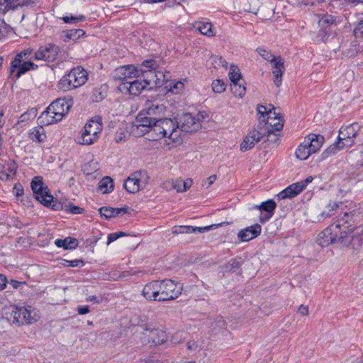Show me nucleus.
<instances>
[{
    "label": "nucleus",
    "instance_id": "f257e3e1",
    "mask_svg": "<svg viewBox=\"0 0 363 363\" xmlns=\"http://www.w3.org/2000/svg\"><path fill=\"white\" fill-rule=\"evenodd\" d=\"M182 287L171 279L156 280L147 283L143 289V296L148 301H167L179 297Z\"/></svg>",
    "mask_w": 363,
    "mask_h": 363
},
{
    "label": "nucleus",
    "instance_id": "f03ea898",
    "mask_svg": "<svg viewBox=\"0 0 363 363\" xmlns=\"http://www.w3.org/2000/svg\"><path fill=\"white\" fill-rule=\"evenodd\" d=\"M9 323L20 325L36 322L38 315L31 306L11 307L3 316Z\"/></svg>",
    "mask_w": 363,
    "mask_h": 363
},
{
    "label": "nucleus",
    "instance_id": "7ed1b4c3",
    "mask_svg": "<svg viewBox=\"0 0 363 363\" xmlns=\"http://www.w3.org/2000/svg\"><path fill=\"white\" fill-rule=\"evenodd\" d=\"M257 110L259 115V121L260 122L259 126L262 125V122H265V116H268L267 122L264 125L267 126L264 129L267 133V136H270L274 131L282 130L284 125L283 118L279 113L275 111L276 108L274 107L268 111L267 108L264 106L258 105Z\"/></svg>",
    "mask_w": 363,
    "mask_h": 363
},
{
    "label": "nucleus",
    "instance_id": "20e7f679",
    "mask_svg": "<svg viewBox=\"0 0 363 363\" xmlns=\"http://www.w3.org/2000/svg\"><path fill=\"white\" fill-rule=\"evenodd\" d=\"M87 79V72L82 67L78 66L62 77L58 82V88L66 91L82 86Z\"/></svg>",
    "mask_w": 363,
    "mask_h": 363
},
{
    "label": "nucleus",
    "instance_id": "39448f33",
    "mask_svg": "<svg viewBox=\"0 0 363 363\" xmlns=\"http://www.w3.org/2000/svg\"><path fill=\"white\" fill-rule=\"evenodd\" d=\"M341 225L340 223H333L323 230L318 236L317 243L325 247L336 242H343L347 238V233L341 230Z\"/></svg>",
    "mask_w": 363,
    "mask_h": 363
},
{
    "label": "nucleus",
    "instance_id": "423d86ee",
    "mask_svg": "<svg viewBox=\"0 0 363 363\" xmlns=\"http://www.w3.org/2000/svg\"><path fill=\"white\" fill-rule=\"evenodd\" d=\"M158 65L153 60H145L139 65V73L138 78H143V81L146 82L148 88L152 89L157 87L158 82L156 83V69Z\"/></svg>",
    "mask_w": 363,
    "mask_h": 363
},
{
    "label": "nucleus",
    "instance_id": "0eeeda50",
    "mask_svg": "<svg viewBox=\"0 0 363 363\" xmlns=\"http://www.w3.org/2000/svg\"><path fill=\"white\" fill-rule=\"evenodd\" d=\"M101 130L102 123L101 118L91 119L84 127L81 137L82 141L79 143L87 145L93 144L98 139Z\"/></svg>",
    "mask_w": 363,
    "mask_h": 363
},
{
    "label": "nucleus",
    "instance_id": "6e6552de",
    "mask_svg": "<svg viewBox=\"0 0 363 363\" xmlns=\"http://www.w3.org/2000/svg\"><path fill=\"white\" fill-rule=\"evenodd\" d=\"M360 128L361 126L357 123L342 126L337 137L338 144H342L340 147H350L354 145Z\"/></svg>",
    "mask_w": 363,
    "mask_h": 363
},
{
    "label": "nucleus",
    "instance_id": "1a4fd4ad",
    "mask_svg": "<svg viewBox=\"0 0 363 363\" xmlns=\"http://www.w3.org/2000/svg\"><path fill=\"white\" fill-rule=\"evenodd\" d=\"M35 199L44 206L50 205L53 196L49 193L48 186H45L41 177H35L30 183Z\"/></svg>",
    "mask_w": 363,
    "mask_h": 363
},
{
    "label": "nucleus",
    "instance_id": "9d476101",
    "mask_svg": "<svg viewBox=\"0 0 363 363\" xmlns=\"http://www.w3.org/2000/svg\"><path fill=\"white\" fill-rule=\"evenodd\" d=\"M60 52L57 45L48 43L40 46L34 54V58L37 60H44L48 62H53Z\"/></svg>",
    "mask_w": 363,
    "mask_h": 363
},
{
    "label": "nucleus",
    "instance_id": "9b49d317",
    "mask_svg": "<svg viewBox=\"0 0 363 363\" xmlns=\"http://www.w3.org/2000/svg\"><path fill=\"white\" fill-rule=\"evenodd\" d=\"M257 128L258 129H254L250 131L244 138L240 145V150L242 152H245L252 149L255 146V143L260 141L265 136L267 138L269 137L267 136V133L265 129H263L259 125Z\"/></svg>",
    "mask_w": 363,
    "mask_h": 363
},
{
    "label": "nucleus",
    "instance_id": "f8f14e48",
    "mask_svg": "<svg viewBox=\"0 0 363 363\" xmlns=\"http://www.w3.org/2000/svg\"><path fill=\"white\" fill-rule=\"evenodd\" d=\"M177 123L179 125L180 133L197 131L201 127V118H196L190 113H183Z\"/></svg>",
    "mask_w": 363,
    "mask_h": 363
},
{
    "label": "nucleus",
    "instance_id": "ddd939ff",
    "mask_svg": "<svg viewBox=\"0 0 363 363\" xmlns=\"http://www.w3.org/2000/svg\"><path fill=\"white\" fill-rule=\"evenodd\" d=\"M160 124L163 132L164 138H169L173 142L179 140L180 137L179 125L177 121H174L170 118L160 119Z\"/></svg>",
    "mask_w": 363,
    "mask_h": 363
},
{
    "label": "nucleus",
    "instance_id": "4468645a",
    "mask_svg": "<svg viewBox=\"0 0 363 363\" xmlns=\"http://www.w3.org/2000/svg\"><path fill=\"white\" fill-rule=\"evenodd\" d=\"M139 73V66L135 67L133 65H128L118 67L114 72L113 77L116 80L123 82H130L129 79L138 78Z\"/></svg>",
    "mask_w": 363,
    "mask_h": 363
},
{
    "label": "nucleus",
    "instance_id": "2eb2a0df",
    "mask_svg": "<svg viewBox=\"0 0 363 363\" xmlns=\"http://www.w3.org/2000/svg\"><path fill=\"white\" fill-rule=\"evenodd\" d=\"M119 89L127 90L130 94L138 96L145 89H149L143 78H136L130 82H123L119 85Z\"/></svg>",
    "mask_w": 363,
    "mask_h": 363
},
{
    "label": "nucleus",
    "instance_id": "dca6fc26",
    "mask_svg": "<svg viewBox=\"0 0 363 363\" xmlns=\"http://www.w3.org/2000/svg\"><path fill=\"white\" fill-rule=\"evenodd\" d=\"M72 106V99L66 98L57 99L50 104V110L54 111L61 120L69 111Z\"/></svg>",
    "mask_w": 363,
    "mask_h": 363
},
{
    "label": "nucleus",
    "instance_id": "f3484780",
    "mask_svg": "<svg viewBox=\"0 0 363 363\" xmlns=\"http://www.w3.org/2000/svg\"><path fill=\"white\" fill-rule=\"evenodd\" d=\"M223 223L218 224H213L205 227H194L191 225H176L172 228L173 234L192 233H204L212 229L222 226Z\"/></svg>",
    "mask_w": 363,
    "mask_h": 363
},
{
    "label": "nucleus",
    "instance_id": "a211bd4d",
    "mask_svg": "<svg viewBox=\"0 0 363 363\" xmlns=\"http://www.w3.org/2000/svg\"><path fill=\"white\" fill-rule=\"evenodd\" d=\"M359 213L356 210L350 212H345L344 216L341 218V219L338 220L336 223H340L342 224V231H346L347 233H351L356 228V226L354 225V223L355 222Z\"/></svg>",
    "mask_w": 363,
    "mask_h": 363
},
{
    "label": "nucleus",
    "instance_id": "6ab92c4d",
    "mask_svg": "<svg viewBox=\"0 0 363 363\" xmlns=\"http://www.w3.org/2000/svg\"><path fill=\"white\" fill-rule=\"evenodd\" d=\"M35 4L34 0H4L0 1V12L6 13L9 9H15L18 6H33Z\"/></svg>",
    "mask_w": 363,
    "mask_h": 363
},
{
    "label": "nucleus",
    "instance_id": "aec40b11",
    "mask_svg": "<svg viewBox=\"0 0 363 363\" xmlns=\"http://www.w3.org/2000/svg\"><path fill=\"white\" fill-rule=\"evenodd\" d=\"M261 230V225L259 224H255L240 230L238 236L242 241L247 242L259 235Z\"/></svg>",
    "mask_w": 363,
    "mask_h": 363
},
{
    "label": "nucleus",
    "instance_id": "412c9836",
    "mask_svg": "<svg viewBox=\"0 0 363 363\" xmlns=\"http://www.w3.org/2000/svg\"><path fill=\"white\" fill-rule=\"evenodd\" d=\"M165 110L166 107L164 104H160L158 101H147L145 103L143 112H145L146 115L157 118V116H160L161 114H162Z\"/></svg>",
    "mask_w": 363,
    "mask_h": 363
},
{
    "label": "nucleus",
    "instance_id": "4be33fe9",
    "mask_svg": "<svg viewBox=\"0 0 363 363\" xmlns=\"http://www.w3.org/2000/svg\"><path fill=\"white\" fill-rule=\"evenodd\" d=\"M146 333L144 334L145 335L147 336L148 338L151 340V342L154 345H162L164 342H166L167 339V335L166 333L162 330L159 329H152L145 330Z\"/></svg>",
    "mask_w": 363,
    "mask_h": 363
},
{
    "label": "nucleus",
    "instance_id": "5701e85b",
    "mask_svg": "<svg viewBox=\"0 0 363 363\" xmlns=\"http://www.w3.org/2000/svg\"><path fill=\"white\" fill-rule=\"evenodd\" d=\"M303 191V186L298 182L294 183L279 192L277 195L279 199H292Z\"/></svg>",
    "mask_w": 363,
    "mask_h": 363
},
{
    "label": "nucleus",
    "instance_id": "b1692460",
    "mask_svg": "<svg viewBox=\"0 0 363 363\" xmlns=\"http://www.w3.org/2000/svg\"><path fill=\"white\" fill-rule=\"evenodd\" d=\"M306 144L308 145L313 153L316 152L324 143V137L321 135L311 133L304 138Z\"/></svg>",
    "mask_w": 363,
    "mask_h": 363
},
{
    "label": "nucleus",
    "instance_id": "393cba45",
    "mask_svg": "<svg viewBox=\"0 0 363 363\" xmlns=\"http://www.w3.org/2000/svg\"><path fill=\"white\" fill-rule=\"evenodd\" d=\"M274 64L272 73L274 77V82L277 86H279L282 81V74L284 71V65L283 59L279 56L277 57L275 61L272 62Z\"/></svg>",
    "mask_w": 363,
    "mask_h": 363
},
{
    "label": "nucleus",
    "instance_id": "a878e982",
    "mask_svg": "<svg viewBox=\"0 0 363 363\" xmlns=\"http://www.w3.org/2000/svg\"><path fill=\"white\" fill-rule=\"evenodd\" d=\"M276 207L277 203L272 199H269L267 201L262 202L259 206L256 205L254 206L255 208H257L260 211H264L267 213L264 218H260V222L262 223L272 217Z\"/></svg>",
    "mask_w": 363,
    "mask_h": 363
},
{
    "label": "nucleus",
    "instance_id": "bb28decb",
    "mask_svg": "<svg viewBox=\"0 0 363 363\" xmlns=\"http://www.w3.org/2000/svg\"><path fill=\"white\" fill-rule=\"evenodd\" d=\"M56 113L50 110V106L38 117V121L42 125H48L53 123L60 121L61 119L56 116Z\"/></svg>",
    "mask_w": 363,
    "mask_h": 363
},
{
    "label": "nucleus",
    "instance_id": "cd10ccee",
    "mask_svg": "<svg viewBox=\"0 0 363 363\" xmlns=\"http://www.w3.org/2000/svg\"><path fill=\"white\" fill-rule=\"evenodd\" d=\"M157 119L156 117H152L146 115L145 112H141L136 118L137 122L138 123V126H142L147 128L145 131L148 132L150 130L154 121Z\"/></svg>",
    "mask_w": 363,
    "mask_h": 363
},
{
    "label": "nucleus",
    "instance_id": "c85d7f7f",
    "mask_svg": "<svg viewBox=\"0 0 363 363\" xmlns=\"http://www.w3.org/2000/svg\"><path fill=\"white\" fill-rule=\"evenodd\" d=\"M242 263L243 261L240 257L230 259L228 262L225 263L220 267L222 268L223 272L233 273L235 272L238 269H240Z\"/></svg>",
    "mask_w": 363,
    "mask_h": 363
},
{
    "label": "nucleus",
    "instance_id": "c756f323",
    "mask_svg": "<svg viewBox=\"0 0 363 363\" xmlns=\"http://www.w3.org/2000/svg\"><path fill=\"white\" fill-rule=\"evenodd\" d=\"M140 185L138 183L137 179L133 176V173L125 181L123 184L124 188L129 193L135 194L138 192L141 188Z\"/></svg>",
    "mask_w": 363,
    "mask_h": 363
},
{
    "label": "nucleus",
    "instance_id": "7c9ffc66",
    "mask_svg": "<svg viewBox=\"0 0 363 363\" xmlns=\"http://www.w3.org/2000/svg\"><path fill=\"white\" fill-rule=\"evenodd\" d=\"M194 28L202 35L208 37L215 35V33L212 30V24L210 22H196L194 25Z\"/></svg>",
    "mask_w": 363,
    "mask_h": 363
},
{
    "label": "nucleus",
    "instance_id": "2f4dec72",
    "mask_svg": "<svg viewBox=\"0 0 363 363\" xmlns=\"http://www.w3.org/2000/svg\"><path fill=\"white\" fill-rule=\"evenodd\" d=\"M311 154L313 153L310 150L308 145L306 144L305 140L301 144L299 145V146L296 150V156L298 159L301 160H306Z\"/></svg>",
    "mask_w": 363,
    "mask_h": 363
},
{
    "label": "nucleus",
    "instance_id": "473e14b6",
    "mask_svg": "<svg viewBox=\"0 0 363 363\" xmlns=\"http://www.w3.org/2000/svg\"><path fill=\"white\" fill-rule=\"evenodd\" d=\"M38 69V65L34 64L31 61H23L21 63V65L17 67V71L16 72L15 76L18 79L23 74L26 73L29 70H35Z\"/></svg>",
    "mask_w": 363,
    "mask_h": 363
},
{
    "label": "nucleus",
    "instance_id": "72a5a7b5",
    "mask_svg": "<svg viewBox=\"0 0 363 363\" xmlns=\"http://www.w3.org/2000/svg\"><path fill=\"white\" fill-rule=\"evenodd\" d=\"M55 243L57 247H62L65 249H75L78 245L77 240L69 237L64 240L57 239Z\"/></svg>",
    "mask_w": 363,
    "mask_h": 363
},
{
    "label": "nucleus",
    "instance_id": "f704fd0d",
    "mask_svg": "<svg viewBox=\"0 0 363 363\" xmlns=\"http://www.w3.org/2000/svg\"><path fill=\"white\" fill-rule=\"evenodd\" d=\"M113 189V181L109 177H104L99 184V189L104 194L111 191Z\"/></svg>",
    "mask_w": 363,
    "mask_h": 363
},
{
    "label": "nucleus",
    "instance_id": "c9c22d12",
    "mask_svg": "<svg viewBox=\"0 0 363 363\" xmlns=\"http://www.w3.org/2000/svg\"><path fill=\"white\" fill-rule=\"evenodd\" d=\"M30 140L35 142L41 143L45 138L44 130L42 127L35 128L30 130L29 134Z\"/></svg>",
    "mask_w": 363,
    "mask_h": 363
},
{
    "label": "nucleus",
    "instance_id": "e433bc0d",
    "mask_svg": "<svg viewBox=\"0 0 363 363\" xmlns=\"http://www.w3.org/2000/svg\"><path fill=\"white\" fill-rule=\"evenodd\" d=\"M65 33V38L64 39L65 42L69 40H76L85 34V32L82 29H70L66 30Z\"/></svg>",
    "mask_w": 363,
    "mask_h": 363
},
{
    "label": "nucleus",
    "instance_id": "4c0bfd02",
    "mask_svg": "<svg viewBox=\"0 0 363 363\" xmlns=\"http://www.w3.org/2000/svg\"><path fill=\"white\" fill-rule=\"evenodd\" d=\"M339 208V204L336 202H330L325 207V209L322 211L320 216L323 219L335 214L334 211H336Z\"/></svg>",
    "mask_w": 363,
    "mask_h": 363
},
{
    "label": "nucleus",
    "instance_id": "58836bf2",
    "mask_svg": "<svg viewBox=\"0 0 363 363\" xmlns=\"http://www.w3.org/2000/svg\"><path fill=\"white\" fill-rule=\"evenodd\" d=\"M133 176L138 180V183L140 185V188L143 189L148 182L150 177L145 171H139L133 173Z\"/></svg>",
    "mask_w": 363,
    "mask_h": 363
},
{
    "label": "nucleus",
    "instance_id": "ea45409f",
    "mask_svg": "<svg viewBox=\"0 0 363 363\" xmlns=\"http://www.w3.org/2000/svg\"><path fill=\"white\" fill-rule=\"evenodd\" d=\"M231 91L235 96L242 98L246 93V88L238 82L231 84Z\"/></svg>",
    "mask_w": 363,
    "mask_h": 363
},
{
    "label": "nucleus",
    "instance_id": "a19ab883",
    "mask_svg": "<svg viewBox=\"0 0 363 363\" xmlns=\"http://www.w3.org/2000/svg\"><path fill=\"white\" fill-rule=\"evenodd\" d=\"M228 75L232 84H235V82L240 81L241 74L239 68L236 65H233L230 66Z\"/></svg>",
    "mask_w": 363,
    "mask_h": 363
},
{
    "label": "nucleus",
    "instance_id": "79ce46f5",
    "mask_svg": "<svg viewBox=\"0 0 363 363\" xmlns=\"http://www.w3.org/2000/svg\"><path fill=\"white\" fill-rule=\"evenodd\" d=\"M342 144H338V140L333 144V145L330 146L327 150H325L322 155L323 158H326L329 157L331 155H334L337 152V150H342L345 147H340Z\"/></svg>",
    "mask_w": 363,
    "mask_h": 363
},
{
    "label": "nucleus",
    "instance_id": "37998d69",
    "mask_svg": "<svg viewBox=\"0 0 363 363\" xmlns=\"http://www.w3.org/2000/svg\"><path fill=\"white\" fill-rule=\"evenodd\" d=\"M23 57L21 52L18 53L11 63L10 72L11 74L15 73L16 69L21 65V63L23 62Z\"/></svg>",
    "mask_w": 363,
    "mask_h": 363
},
{
    "label": "nucleus",
    "instance_id": "c03bdc74",
    "mask_svg": "<svg viewBox=\"0 0 363 363\" xmlns=\"http://www.w3.org/2000/svg\"><path fill=\"white\" fill-rule=\"evenodd\" d=\"M226 89V84L224 81L220 79L214 80L212 82V89L215 93L220 94Z\"/></svg>",
    "mask_w": 363,
    "mask_h": 363
},
{
    "label": "nucleus",
    "instance_id": "a18cd8bd",
    "mask_svg": "<svg viewBox=\"0 0 363 363\" xmlns=\"http://www.w3.org/2000/svg\"><path fill=\"white\" fill-rule=\"evenodd\" d=\"M150 130L155 134L156 137L158 139L164 138V136H162V135H163V132L162 129V125L160 124V119H158L157 118V119L154 121L150 128Z\"/></svg>",
    "mask_w": 363,
    "mask_h": 363
},
{
    "label": "nucleus",
    "instance_id": "49530a36",
    "mask_svg": "<svg viewBox=\"0 0 363 363\" xmlns=\"http://www.w3.org/2000/svg\"><path fill=\"white\" fill-rule=\"evenodd\" d=\"M257 52L262 56L264 60L270 61L271 62L275 61L277 59L269 50L264 48H257L256 50Z\"/></svg>",
    "mask_w": 363,
    "mask_h": 363
},
{
    "label": "nucleus",
    "instance_id": "de8ad7c7",
    "mask_svg": "<svg viewBox=\"0 0 363 363\" xmlns=\"http://www.w3.org/2000/svg\"><path fill=\"white\" fill-rule=\"evenodd\" d=\"M99 213L101 216H104L106 219H109L111 218L115 217L114 213L113 211V208L111 207H101L99 208Z\"/></svg>",
    "mask_w": 363,
    "mask_h": 363
},
{
    "label": "nucleus",
    "instance_id": "09e8293b",
    "mask_svg": "<svg viewBox=\"0 0 363 363\" xmlns=\"http://www.w3.org/2000/svg\"><path fill=\"white\" fill-rule=\"evenodd\" d=\"M184 83L178 81L174 83H170L169 91L174 94H179L184 89Z\"/></svg>",
    "mask_w": 363,
    "mask_h": 363
},
{
    "label": "nucleus",
    "instance_id": "8fccbe9b",
    "mask_svg": "<svg viewBox=\"0 0 363 363\" xmlns=\"http://www.w3.org/2000/svg\"><path fill=\"white\" fill-rule=\"evenodd\" d=\"M85 19L84 16H65L62 18V20L66 23H76L79 21H82Z\"/></svg>",
    "mask_w": 363,
    "mask_h": 363
},
{
    "label": "nucleus",
    "instance_id": "3c124183",
    "mask_svg": "<svg viewBox=\"0 0 363 363\" xmlns=\"http://www.w3.org/2000/svg\"><path fill=\"white\" fill-rule=\"evenodd\" d=\"M65 210L67 211H69L70 213L73 214H79L82 213L84 211V209L74 206L72 203H68L65 205Z\"/></svg>",
    "mask_w": 363,
    "mask_h": 363
},
{
    "label": "nucleus",
    "instance_id": "603ef678",
    "mask_svg": "<svg viewBox=\"0 0 363 363\" xmlns=\"http://www.w3.org/2000/svg\"><path fill=\"white\" fill-rule=\"evenodd\" d=\"M9 32V27L2 20H0V40L5 38Z\"/></svg>",
    "mask_w": 363,
    "mask_h": 363
},
{
    "label": "nucleus",
    "instance_id": "864d4df0",
    "mask_svg": "<svg viewBox=\"0 0 363 363\" xmlns=\"http://www.w3.org/2000/svg\"><path fill=\"white\" fill-rule=\"evenodd\" d=\"M84 264L83 260L82 259H74V260H64L63 265L67 267H76L79 266H83Z\"/></svg>",
    "mask_w": 363,
    "mask_h": 363
},
{
    "label": "nucleus",
    "instance_id": "5fc2aeb1",
    "mask_svg": "<svg viewBox=\"0 0 363 363\" xmlns=\"http://www.w3.org/2000/svg\"><path fill=\"white\" fill-rule=\"evenodd\" d=\"M353 33L357 38H363V19L358 23Z\"/></svg>",
    "mask_w": 363,
    "mask_h": 363
},
{
    "label": "nucleus",
    "instance_id": "6e6d98bb",
    "mask_svg": "<svg viewBox=\"0 0 363 363\" xmlns=\"http://www.w3.org/2000/svg\"><path fill=\"white\" fill-rule=\"evenodd\" d=\"M126 234L125 233L121 232V231L109 234L108 236L107 245H109L112 242L116 240L119 238L123 237V236H124Z\"/></svg>",
    "mask_w": 363,
    "mask_h": 363
},
{
    "label": "nucleus",
    "instance_id": "4d7b16f0",
    "mask_svg": "<svg viewBox=\"0 0 363 363\" xmlns=\"http://www.w3.org/2000/svg\"><path fill=\"white\" fill-rule=\"evenodd\" d=\"M183 183H184V180H182V179L174 180V181H172V187H173V189H176L177 191H178V192L184 191V189H182Z\"/></svg>",
    "mask_w": 363,
    "mask_h": 363
},
{
    "label": "nucleus",
    "instance_id": "13d9d810",
    "mask_svg": "<svg viewBox=\"0 0 363 363\" xmlns=\"http://www.w3.org/2000/svg\"><path fill=\"white\" fill-rule=\"evenodd\" d=\"M156 83L158 82L157 86H162L164 83V73L163 72L156 69Z\"/></svg>",
    "mask_w": 363,
    "mask_h": 363
},
{
    "label": "nucleus",
    "instance_id": "bf43d9fd",
    "mask_svg": "<svg viewBox=\"0 0 363 363\" xmlns=\"http://www.w3.org/2000/svg\"><path fill=\"white\" fill-rule=\"evenodd\" d=\"M17 164L13 160H9L7 163V170L12 175L16 174L17 170Z\"/></svg>",
    "mask_w": 363,
    "mask_h": 363
},
{
    "label": "nucleus",
    "instance_id": "052dcab7",
    "mask_svg": "<svg viewBox=\"0 0 363 363\" xmlns=\"http://www.w3.org/2000/svg\"><path fill=\"white\" fill-rule=\"evenodd\" d=\"M213 62L216 65L223 67H226L228 64L225 59L220 56L213 57Z\"/></svg>",
    "mask_w": 363,
    "mask_h": 363
},
{
    "label": "nucleus",
    "instance_id": "680f3d73",
    "mask_svg": "<svg viewBox=\"0 0 363 363\" xmlns=\"http://www.w3.org/2000/svg\"><path fill=\"white\" fill-rule=\"evenodd\" d=\"M48 206H51L52 208L55 211L65 209V206H63L60 202L54 201V199L50 201V205Z\"/></svg>",
    "mask_w": 363,
    "mask_h": 363
},
{
    "label": "nucleus",
    "instance_id": "e2e57ef3",
    "mask_svg": "<svg viewBox=\"0 0 363 363\" xmlns=\"http://www.w3.org/2000/svg\"><path fill=\"white\" fill-rule=\"evenodd\" d=\"M13 192L16 197L21 196L23 194V188L21 184H16L13 187Z\"/></svg>",
    "mask_w": 363,
    "mask_h": 363
},
{
    "label": "nucleus",
    "instance_id": "0e129e2a",
    "mask_svg": "<svg viewBox=\"0 0 363 363\" xmlns=\"http://www.w3.org/2000/svg\"><path fill=\"white\" fill-rule=\"evenodd\" d=\"M216 179H217V176H216V174H213V175L210 176V177L206 179V181L204 183H203V184H202V185H203V186H206V188H209V187H210V186H211V184H213L215 182V181L216 180Z\"/></svg>",
    "mask_w": 363,
    "mask_h": 363
},
{
    "label": "nucleus",
    "instance_id": "69168bd1",
    "mask_svg": "<svg viewBox=\"0 0 363 363\" xmlns=\"http://www.w3.org/2000/svg\"><path fill=\"white\" fill-rule=\"evenodd\" d=\"M128 207H123V208H113V211L114 213L115 216L119 214H124L128 212Z\"/></svg>",
    "mask_w": 363,
    "mask_h": 363
},
{
    "label": "nucleus",
    "instance_id": "338daca9",
    "mask_svg": "<svg viewBox=\"0 0 363 363\" xmlns=\"http://www.w3.org/2000/svg\"><path fill=\"white\" fill-rule=\"evenodd\" d=\"M8 282L6 277L1 274H0V291L3 290Z\"/></svg>",
    "mask_w": 363,
    "mask_h": 363
},
{
    "label": "nucleus",
    "instance_id": "774afa93",
    "mask_svg": "<svg viewBox=\"0 0 363 363\" xmlns=\"http://www.w3.org/2000/svg\"><path fill=\"white\" fill-rule=\"evenodd\" d=\"M298 313H299L300 314H301L303 315H308V306H305L303 305L300 306L298 309Z\"/></svg>",
    "mask_w": 363,
    "mask_h": 363
}]
</instances>
